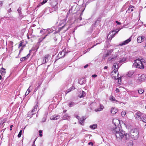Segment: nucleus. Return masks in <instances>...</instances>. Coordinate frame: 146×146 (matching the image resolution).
I'll use <instances>...</instances> for the list:
<instances>
[{"label": "nucleus", "mask_w": 146, "mask_h": 146, "mask_svg": "<svg viewBox=\"0 0 146 146\" xmlns=\"http://www.w3.org/2000/svg\"><path fill=\"white\" fill-rule=\"evenodd\" d=\"M13 125H11L10 126V130L11 131L12 130V127H13Z\"/></svg>", "instance_id": "obj_61"}, {"label": "nucleus", "mask_w": 146, "mask_h": 146, "mask_svg": "<svg viewBox=\"0 0 146 146\" xmlns=\"http://www.w3.org/2000/svg\"><path fill=\"white\" fill-rule=\"evenodd\" d=\"M133 66L138 68L140 69L143 68L144 66L143 65L142 61L139 60H135Z\"/></svg>", "instance_id": "obj_4"}, {"label": "nucleus", "mask_w": 146, "mask_h": 146, "mask_svg": "<svg viewBox=\"0 0 146 146\" xmlns=\"http://www.w3.org/2000/svg\"><path fill=\"white\" fill-rule=\"evenodd\" d=\"M116 66H117V69H118L120 67V66L119 65V63H117V65H116Z\"/></svg>", "instance_id": "obj_51"}, {"label": "nucleus", "mask_w": 146, "mask_h": 146, "mask_svg": "<svg viewBox=\"0 0 146 146\" xmlns=\"http://www.w3.org/2000/svg\"><path fill=\"white\" fill-rule=\"evenodd\" d=\"M113 49L110 50H108L106 54V56H108L110 54H111V53L113 51Z\"/></svg>", "instance_id": "obj_23"}, {"label": "nucleus", "mask_w": 146, "mask_h": 146, "mask_svg": "<svg viewBox=\"0 0 146 146\" xmlns=\"http://www.w3.org/2000/svg\"><path fill=\"white\" fill-rule=\"evenodd\" d=\"M75 117H76V118L78 119V120H79V119H80L79 116H78V115H76Z\"/></svg>", "instance_id": "obj_63"}, {"label": "nucleus", "mask_w": 146, "mask_h": 146, "mask_svg": "<svg viewBox=\"0 0 146 146\" xmlns=\"http://www.w3.org/2000/svg\"><path fill=\"white\" fill-rule=\"evenodd\" d=\"M48 34L46 35L44 37H42V38H39L38 40L39 42H41L42 40H43V39H44V38H45L46 37V36H48Z\"/></svg>", "instance_id": "obj_31"}, {"label": "nucleus", "mask_w": 146, "mask_h": 146, "mask_svg": "<svg viewBox=\"0 0 146 146\" xmlns=\"http://www.w3.org/2000/svg\"><path fill=\"white\" fill-rule=\"evenodd\" d=\"M33 114V112L32 111H29L28 113V115L29 116H30L31 115Z\"/></svg>", "instance_id": "obj_39"}, {"label": "nucleus", "mask_w": 146, "mask_h": 146, "mask_svg": "<svg viewBox=\"0 0 146 146\" xmlns=\"http://www.w3.org/2000/svg\"><path fill=\"white\" fill-rule=\"evenodd\" d=\"M68 52H65L63 51L62 52H60L58 55V56L60 58H61L63 56L64 57V55L67 54Z\"/></svg>", "instance_id": "obj_14"}, {"label": "nucleus", "mask_w": 146, "mask_h": 146, "mask_svg": "<svg viewBox=\"0 0 146 146\" xmlns=\"http://www.w3.org/2000/svg\"><path fill=\"white\" fill-rule=\"evenodd\" d=\"M22 45V42H21L19 45V47H20Z\"/></svg>", "instance_id": "obj_54"}, {"label": "nucleus", "mask_w": 146, "mask_h": 146, "mask_svg": "<svg viewBox=\"0 0 146 146\" xmlns=\"http://www.w3.org/2000/svg\"><path fill=\"white\" fill-rule=\"evenodd\" d=\"M60 116L59 115H54L50 117V119L52 120H57L60 118Z\"/></svg>", "instance_id": "obj_11"}, {"label": "nucleus", "mask_w": 146, "mask_h": 146, "mask_svg": "<svg viewBox=\"0 0 146 146\" xmlns=\"http://www.w3.org/2000/svg\"><path fill=\"white\" fill-rule=\"evenodd\" d=\"M130 137L134 140L138 137L139 132L137 129H132L130 132Z\"/></svg>", "instance_id": "obj_2"}, {"label": "nucleus", "mask_w": 146, "mask_h": 146, "mask_svg": "<svg viewBox=\"0 0 146 146\" xmlns=\"http://www.w3.org/2000/svg\"><path fill=\"white\" fill-rule=\"evenodd\" d=\"M22 130H21L20 131L19 133L17 135L18 137L19 138L21 137V135H22Z\"/></svg>", "instance_id": "obj_40"}, {"label": "nucleus", "mask_w": 146, "mask_h": 146, "mask_svg": "<svg viewBox=\"0 0 146 146\" xmlns=\"http://www.w3.org/2000/svg\"><path fill=\"white\" fill-rule=\"evenodd\" d=\"M116 23L118 25H120L121 24V23L119 22L118 21H115Z\"/></svg>", "instance_id": "obj_52"}, {"label": "nucleus", "mask_w": 146, "mask_h": 146, "mask_svg": "<svg viewBox=\"0 0 146 146\" xmlns=\"http://www.w3.org/2000/svg\"><path fill=\"white\" fill-rule=\"evenodd\" d=\"M83 11L84 10L81 12L80 15H77L75 17V20L77 22L80 23L81 22V21H82V24H80L81 25H84L86 23V21H85V19H82V18L81 17V16L83 14Z\"/></svg>", "instance_id": "obj_3"}, {"label": "nucleus", "mask_w": 146, "mask_h": 146, "mask_svg": "<svg viewBox=\"0 0 146 146\" xmlns=\"http://www.w3.org/2000/svg\"><path fill=\"white\" fill-rule=\"evenodd\" d=\"M97 127V125L96 124H93L92 125H90V127L93 129H96Z\"/></svg>", "instance_id": "obj_26"}, {"label": "nucleus", "mask_w": 146, "mask_h": 146, "mask_svg": "<svg viewBox=\"0 0 146 146\" xmlns=\"http://www.w3.org/2000/svg\"><path fill=\"white\" fill-rule=\"evenodd\" d=\"M131 37H130L128 39L124 41L123 42L120 44V45H123L128 44L131 41Z\"/></svg>", "instance_id": "obj_12"}, {"label": "nucleus", "mask_w": 146, "mask_h": 146, "mask_svg": "<svg viewBox=\"0 0 146 146\" xmlns=\"http://www.w3.org/2000/svg\"><path fill=\"white\" fill-rule=\"evenodd\" d=\"M96 103L94 102H92L91 104H90V106L89 107V109H88L87 110L88 111H91V110H92L93 108H94V107H93V106H96Z\"/></svg>", "instance_id": "obj_15"}, {"label": "nucleus", "mask_w": 146, "mask_h": 146, "mask_svg": "<svg viewBox=\"0 0 146 146\" xmlns=\"http://www.w3.org/2000/svg\"><path fill=\"white\" fill-rule=\"evenodd\" d=\"M116 91L117 92H118L119 91V89L118 88H117L116 89Z\"/></svg>", "instance_id": "obj_59"}, {"label": "nucleus", "mask_w": 146, "mask_h": 146, "mask_svg": "<svg viewBox=\"0 0 146 146\" xmlns=\"http://www.w3.org/2000/svg\"><path fill=\"white\" fill-rule=\"evenodd\" d=\"M79 120V122L82 125H84V119H83L82 120L80 118Z\"/></svg>", "instance_id": "obj_33"}, {"label": "nucleus", "mask_w": 146, "mask_h": 146, "mask_svg": "<svg viewBox=\"0 0 146 146\" xmlns=\"http://www.w3.org/2000/svg\"><path fill=\"white\" fill-rule=\"evenodd\" d=\"M100 19L99 18L95 21V25H96V24H98L99 23H100Z\"/></svg>", "instance_id": "obj_38"}, {"label": "nucleus", "mask_w": 146, "mask_h": 146, "mask_svg": "<svg viewBox=\"0 0 146 146\" xmlns=\"http://www.w3.org/2000/svg\"><path fill=\"white\" fill-rule=\"evenodd\" d=\"M126 59L125 58H123L121 60H120L119 61V63H122L125 61H126Z\"/></svg>", "instance_id": "obj_44"}, {"label": "nucleus", "mask_w": 146, "mask_h": 146, "mask_svg": "<svg viewBox=\"0 0 146 146\" xmlns=\"http://www.w3.org/2000/svg\"><path fill=\"white\" fill-rule=\"evenodd\" d=\"M76 104H77V103H76L73 102H71L69 104V107H72L74 106Z\"/></svg>", "instance_id": "obj_24"}, {"label": "nucleus", "mask_w": 146, "mask_h": 146, "mask_svg": "<svg viewBox=\"0 0 146 146\" xmlns=\"http://www.w3.org/2000/svg\"><path fill=\"white\" fill-rule=\"evenodd\" d=\"M46 120V119L45 118H43V119H42V121L43 122H45Z\"/></svg>", "instance_id": "obj_58"}, {"label": "nucleus", "mask_w": 146, "mask_h": 146, "mask_svg": "<svg viewBox=\"0 0 146 146\" xmlns=\"http://www.w3.org/2000/svg\"><path fill=\"white\" fill-rule=\"evenodd\" d=\"M47 31L48 32V34H50V33L53 32L54 30L52 28H50L48 29H47Z\"/></svg>", "instance_id": "obj_32"}, {"label": "nucleus", "mask_w": 146, "mask_h": 146, "mask_svg": "<svg viewBox=\"0 0 146 146\" xmlns=\"http://www.w3.org/2000/svg\"><path fill=\"white\" fill-rule=\"evenodd\" d=\"M110 99L111 101L113 103H116L118 102V101L116 100L112 96H110Z\"/></svg>", "instance_id": "obj_18"}, {"label": "nucleus", "mask_w": 146, "mask_h": 146, "mask_svg": "<svg viewBox=\"0 0 146 146\" xmlns=\"http://www.w3.org/2000/svg\"><path fill=\"white\" fill-rule=\"evenodd\" d=\"M117 52H116L115 55H112V58H109L108 60V61H112L113 59L116 58L117 56Z\"/></svg>", "instance_id": "obj_9"}, {"label": "nucleus", "mask_w": 146, "mask_h": 146, "mask_svg": "<svg viewBox=\"0 0 146 146\" xmlns=\"http://www.w3.org/2000/svg\"><path fill=\"white\" fill-rule=\"evenodd\" d=\"M26 59H27V57H24L20 58V61H22L25 60Z\"/></svg>", "instance_id": "obj_42"}, {"label": "nucleus", "mask_w": 146, "mask_h": 146, "mask_svg": "<svg viewBox=\"0 0 146 146\" xmlns=\"http://www.w3.org/2000/svg\"><path fill=\"white\" fill-rule=\"evenodd\" d=\"M84 93H85V92H84L82 91V94L80 98L83 97H84L83 95Z\"/></svg>", "instance_id": "obj_57"}, {"label": "nucleus", "mask_w": 146, "mask_h": 146, "mask_svg": "<svg viewBox=\"0 0 146 146\" xmlns=\"http://www.w3.org/2000/svg\"><path fill=\"white\" fill-rule=\"evenodd\" d=\"M29 94V93H28L27 91L25 94V96H27Z\"/></svg>", "instance_id": "obj_62"}, {"label": "nucleus", "mask_w": 146, "mask_h": 146, "mask_svg": "<svg viewBox=\"0 0 146 146\" xmlns=\"http://www.w3.org/2000/svg\"><path fill=\"white\" fill-rule=\"evenodd\" d=\"M70 117L67 114H66L65 115L63 116L62 120L68 119V117L69 118Z\"/></svg>", "instance_id": "obj_28"}, {"label": "nucleus", "mask_w": 146, "mask_h": 146, "mask_svg": "<svg viewBox=\"0 0 146 146\" xmlns=\"http://www.w3.org/2000/svg\"><path fill=\"white\" fill-rule=\"evenodd\" d=\"M118 71V69H114V70L113 71V72H114L115 74H116L117 71Z\"/></svg>", "instance_id": "obj_50"}, {"label": "nucleus", "mask_w": 146, "mask_h": 146, "mask_svg": "<svg viewBox=\"0 0 146 146\" xmlns=\"http://www.w3.org/2000/svg\"><path fill=\"white\" fill-rule=\"evenodd\" d=\"M21 9L20 7H19L17 11L19 13V14H21Z\"/></svg>", "instance_id": "obj_41"}, {"label": "nucleus", "mask_w": 146, "mask_h": 146, "mask_svg": "<svg viewBox=\"0 0 146 146\" xmlns=\"http://www.w3.org/2000/svg\"><path fill=\"white\" fill-rule=\"evenodd\" d=\"M124 135H125V139L126 140L129 139L130 136V134L129 135V134L128 133H126L124 135L123 137L124 136Z\"/></svg>", "instance_id": "obj_25"}, {"label": "nucleus", "mask_w": 146, "mask_h": 146, "mask_svg": "<svg viewBox=\"0 0 146 146\" xmlns=\"http://www.w3.org/2000/svg\"><path fill=\"white\" fill-rule=\"evenodd\" d=\"M112 122L115 125V127L113 128H111V130L113 133H115V136L117 140L120 141L122 140L123 137L125 134V132L122 130H121L120 127L117 126L120 123L118 119H114L113 120Z\"/></svg>", "instance_id": "obj_1"}, {"label": "nucleus", "mask_w": 146, "mask_h": 146, "mask_svg": "<svg viewBox=\"0 0 146 146\" xmlns=\"http://www.w3.org/2000/svg\"><path fill=\"white\" fill-rule=\"evenodd\" d=\"M98 33L97 32V31H95L94 33V34H93L92 35V37L94 38L96 36V35Z\"/></svg>", "instance_id": "obj_37"}, {"label": "nucleus", "mask_w": 146, "mask_h": 146, "mask_svg": "<svg viewBox=\"0 0 146 146\" xmlns=\"http://www.w3.org/2000/svg\"><path fill=\"white\" fill-rule=\"evenodd\" d=\"M117 65V63H114L113 64V68H114V69H117V68L116 67Z\"/></svg>", "instance_id": "obj_45"}, {"label": "nucleus", "mask_w": 146, "mask_h": 146, "mask_svg": "<svg viewBox=\"0 0 146 146\" xmlns=\"http://www.w3.org/2000/svg\"><path fill=\"white\" fill-rule=\"evenodd\" d=\"M49 56V55L48 54L46 55L43 58V59L42 62L43 63H45L48 61V58Z\"/></svg>", "instance_id": "obj_13"}, {"label": "nucleus", "mask_w": 146, "mask_h": 146, "mask_svg": "<svg viewBox=\"0 0 146 146\" xmlns=\"http://www.w3.org/2000/svg\"><path fill=\"white\" fill-rule=\"evenodd\" d=\"M104 108V107L102 105L100 104L99 108H98L96 109H95V111L96 112L101 111L103 110Z\"/></svg>", "instance_id": "obj_10"}, {"label": "nucleus", "mask_w": 146, "mask_h": 146, "mask_svg": "<svg viewBox=\"0 0 146 146\" xmlns=\"http://www.w3.org/2000/svg\"><path fill=\"white\" fill-rule=\"evenodd\" d=\"M146 79V76L144 74H143L139 77L137 80L139 82H143Z\"/></svg>", "instance_id": "obj_8"}, {"label": "nucleus", "mask_w": 146, "mask_h": 146, "mask_svg": "<svg viewBox=\"0 0 146 146\" xmlns=\"http://www.w3.org/2000/svg\"><path fill=\"white\" fill-rule=\"evenodd\" d=\"M140 37H141V40H142V42L144 41L145 40V36H140Z\"/></svg>", "instance_id": "obj_46"}, {"label": "nucleus", "mask_w": 146, "mask_h": 146, "mask_svg": "<svg viewBox=\"0 0 146 146\" xmlns=\"http://www.w3.org/2000/svg\"><path fill=\"white\" fill-rule=\"evenodd\" d=\"M137 42L139 43H141L142 42V40H141V37L140 36H139L137 38Z\"/></svg>", "instance_id": "obj_34"}, {"label": "nucleus", "mask_w": 146, "mask_h": 146, "mask_svg": "<svg viewBox=\"0 0 146 146\" xmlns=\"http://www.w3.org/2000/svg\"><path fill=\"white\" fill-rule=\"evenodd\" d=\"M37 107H38V105H35V107H34L33 109L32 110V111L33 112L36 111L37 110Z\"/></svg>", "instance_id": "obj_36"}, {"label": "nucleus", "mask_w": 146, "mask_h": 146, "mask_svg": "<svg viewBox=\"0 0 146 146\" xmlns=\"http://www.w3.org/2000/svg\"><path fill=\"white\" fill-rule=\"evenodd\" d=\"M92 31H90V32L87 31L86 32V35H88V34L91 35L92 33Z\"/></svg>", "instance_id": "obj_48"}, {"label": "nucleus", "mask_w": 146, "mask_h": 146, "mask_svg": "<svg viewBox=\"0 0 146 146\" xmlns=\"http://www.w3.org/2000/svg\"><path fill=\"white\" fill-rule=\"evenodd\" d=\"M58 3L56 1H54L52 3V5L53 7H55L57 5Z\"/></svg>", "instance_id": "obj_35"}, {"label": "nucleus", "mask_w": 146, "mask_h": 146, "mask_svg": "<svg viewBox=\"0 0 146 146\" xmlns=\"http://www.w3.org/2000/svg\"><path fill=\"white\" fill-rule=\"evenodd\" d=\"M36 139L33 143L32 146H36L35 144V141Z\"/></svg>", "instance_id": "obj_55"}, {"label": "nucleus", "mask_w": 146, "mask_h": 146, "mask_svg": "<svg viewBox=\"0 0 146 146\" xmlns=\"http://www.w3.org/2000/svg\"><path fill=\"white\" fill-rule=\"evenodd\" d=\"M78 83L80 85H82L86 83V80L84 79H82L78 80Z\"/></svg>", "instance_id": "obj_20"}, {"label": "nucleus", "mask_w": 146, "mask_h": 146, "mask_svg": "<svg viewBox=\"0 0 146 146\" xmlns=\"http://www.w3.org/2000/svg\"><path fill=\"white\" fill-rule=\"evenodd\" d=\"M96 42L97 43L96 44H94L93 46L92 47H91V48H92L94 47V46L97 45V44H100L102 42V40L100 38H99L96 41Z\"/></svg>", "instance_id": "obj_19"}, {"label": "nucleus", "mask_w": 146, "mask_h": 146, "mask_svg": "<svg viewBox=\"0 0 146 146\" xmlns=\"http://www.w3.org/2000/svg\"><path fill=\"white\" fill-rule=\"evenodd\" d=\"M75 89V87L74 86H72L70 88H69L67 90H66L65 92V94L66 95L68 93L72 91L73 90H74Z\"/></svg>", "instance_id": "obj_17"}, {"label": "nucleus", "mask_w": 146, "mask_h": 146, "mask_svg": "<svg viewBox=\"0 0 146 146\" xmlns=\"http://www.w3.org/2000/svg\"><path fill=\"white\" fill-rule=\"evenodd\" d=\"M143 113L139 111H137L135 115V117L136 119L139 120L141 119V117Z\"/></svg>", "instance_id": "obj_7"}, {"label": "nucleus", "mask_w": 146, "mask_h": 146, "mask_svg": "<svg viewBox=\"0 0 146 146\" xmlns=\"http://www.w3.org/2000/svg\"><path fill=\"white\" fill-rule=\"evenodd\" d=\"M126 114V113L125 111H122L121 113V115L123 116H124Z\"/></svg>", "instance_id": "obj_43"}, {"label": "nucleus", "mask_w": 146, "mask_h": 146, "mask_svg": "<svg viewBox=\"0 0 146 146\" xmlns=\"http://www.w3.org/2000/svg\"><path fill=\"white\" fill-rule=\"evenodd\" d=\"M134 73V71L133 70L129 71L127 72V76L128 77H130L133 75Z\"/></svg>", "instance_id": "obj_21"}, {"label": "nucleus", "mask_w": 146, "mask_h": 146, "mask_svg": "<svg viewBox=\"0 0 146 146\" xmlns=\"http://www.w3.org/2000/svg\"><path fill=\"white\" fill-rule=\"evenodd\" d=\"M97 76L96 74H93L92 75V77L93 78H96L97 77Z\"/></svg>", "instance_id": "obj_53"}, {"label": "nucleus", "mask_w": 146, "mask_h": 146, "mask_svg": "<svg viewBox=\"0 0 146 146\" xmlns=\"http://www.w3.org/2000/svg\"><path fill=\"white\" fill-rule=\"evenodd\" d=\"M132 7H131V6H130L128 10H127V11L129 13H130L131 12H132V11H133V9L132 8Z\"/></svg>", "instance_id": "obj_30"}, {"label": "nucleus", "mask_w": 146, "mask_h": 146, "mask_svg": "<svg viewBox=\"0 0 146 146\" xmlns=\"http://www.w3.org/2000/svg\"><path fill=\"white\" fill-rule=\"evenodd\" d=\"M117 112V110L116 108H112L111 109V113L112 115H115Z\"/></svg>", "instance_id": "obj_16"}, {"label": "nucleus", "mask_w": 146, "mask_h": 146, "mask_svg": "<svg viewBox=\"0 0 146 146\" xmlns=\"http://www.w3.org/2000/svg\"><path fill=\"white\" fill-rule=\"evenodd\" d=\"M88 65L86 64L84 66V68H87L88 67Z\"/></svg>", "instance_id": "obj_64"}, {"label": "nucleus", "mask_w": 146, "mask_h": 146, "mask_svg": "<svg viewBox=\"0 0 146 146\" xmlns=\"http://www.w3.org/2000/svg\"><path fill=\"white\" fill-rule=\"evenodd\" d=\"M138 91L139 93L140 94H143L144 92V90H143L141 88H139V89L138 90Z\"/></svg>", "instance_id": "obj_27"}, {"label": "nucleus", "mask_w": 146, "mask_h": 146, "mask_svg": "<svg viewBox=\"0 0 146 146\" xmlns=\"http://www.w3.org/2000/svg\"><path fill=\"white\" fill-rule=\"evenodd\" d=\"M142 121L145 123H146V115H144L142 117Z\"/></svg>", "instance_id": "obj_29"}, {"label": "nucleus", "mask_w": 146, "mask_h": 146, "mask_svg": "<svg viewBox=\"0 0 146 146\" xmlns=\"http://www.w3.org/2000/svg\"><path fill=\"white\" fill-rule=\"evenodd\" d=\"M0 72L2 76L5 75L6 72L5 69L3 68H1L0 70Z\"/></svg>", "instance_id": "obj_22"}, {"label": "nucleus", "mask_w": 146, "mask_h": 146, "mask_svg": "<svg viewBox=\"0 0 146 146\" xmlns=\"http://www.w3.org/2000/svg\"><path fill=\"white\" fill-rule=\"evenodd\" d=\"M122 28H119L118 29H116L115 30H113L112 32H110L109 33L108 36V37L110 35L111 36L109 38V39H112V38L114 37V35L116 34H117L118 32L120 30H121Z\"/></svg>", "instance_id": "obj_6"}, {"label": "nucleus", "mask_w": 146, "mask_h": 146, "mask_svg": "<svg viewBox=\"0 0 146 146\" xmlns=\"http://www.w3.org/2000/svg\"><path fill=\"white\" fill-rule=\"evenodd\" d=\"M88 144L89 145H91L92 146H93V143L92 142H90Z\"/></svg>", "instance_id": "obj_56"}, {"label": "nucleus", "mask_w": 146, "mask_h": 146, "mask_svg": "<svg viewBox=\"0 0 146 146\" xmlns=\"http://www.w3.org/2000/svg\"><path fill=\"white\" fill-rule=\"evenodd\" d=\"M67 19V18L66 17L64 19L61 21L59 23V25L62 26V27L60 28L58 31H57V32H54V33H57L58 32H59L61 31V30L63 29L64 27L66 25V22Z\"/></svg>", "instance_id": "obj_5"}, {"label": "nucleus", "mask_w": 146, "mask_h": 146, "mask_svg": "<svg viewBox=\"0 0 146 146\" xmlns=\"http://www.w3.org/2000/svg\"><path fill=\"white\" fill-rule=\"evenodd\" d=\"M91 47L90 48H88V49H87V50H86V52H84V54H85L86 53V52H88L90 50V49H91Z\"/></svg>", "instance_id": "obj_49"}, {"label": "nucleus", "mask_w": 146, "mask_h": 146, "mask_svg": "<svg viewBox=\"0 0 146 146\" xmlns=\"http://www.w3.org/2000/svg\"><path fill=\"white\" fill-rule=\"evenodd\" d=\"M54 40L55 41H57V38H56V37H54Z\"/></svg>", "instance_id": "obj_60"}, {"label": "nucleus", "mask_w": 146, "mask_h": 146, "mask_svg": "<svg viewBox=\"0 0 146 146\" xmlns=\"http://www.w3.org/2000/svg\"><path fill=\"white\" fill-rule=\"evenodd\" d=\"M47 0H44L41 3V5H42L44 4L47 1Z\"/></svg>", "instance_id": "obj_47"}]
</instances>
